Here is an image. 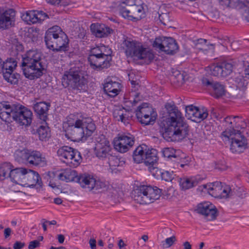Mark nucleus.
<instances>
[{"mask_svg":"<svg viewBox=\"0 0 249 249\" xmlns=\"http://www.w3.org/2000/svg\"><path fill=\"white\" fill-rule=\"evenodd\" d=\"M167 112V126L162 128L163 137L168 141H179L187 137L189 126L178 108L174 105H165Z\"/></svg>","mask_w":249,"mask_h":249,"instance_id":"f257e3e1","label":"nucleus"},{"mask_svg":"<svg viewBox=\"0 0 249 249\" xmlns=\"http://www.w3.org/2000/svg\"><path fill=\"white\" fill-rule=\"evenodd\" d=\"M95 129V124L91 118L82 117L73 122L68 121L66 136L74 142L85 141L92 135Z\"/></svg>","mask_w":249,"mask_h":249,"instance_id":"f03ea898","label":"nucleus"},{"mask_svg":"<svg viewBox=\"0 0 249 249\" xmlns=\"http://www.w3.org/2000/svg\"><path fill=\"white\" fill-rule=\"evenodd\" d=\"M22 70L25 76L31 80L42 75L45 69L41 53L36 50H29L22 55Z\"/></svg>","mask_w":249,"mask_h":249,"instance_id":"7ed1b4c3","label":"nucleus"},{"mask_svg":"<svg viewBox=\"0 0 249 249\" xmlns=\"http://www.w3.org/2000/svg\"><path fill=\"white\" fill-rule=\"evenodd\" d=\"M122 44V48L127 57L134 60H142L144 63H149L154 57V54L142 45L130 38H124Z\"/></svg>","mask_w":249,"mask_h":249,"instance_id":"20e7f679","label":"nucleus"},{"mask_svg":"<svg viewBox=\"0 0 249 249\" xmlns=\"http://www.w3.org/2000/svg\"><path fill=\"white\" fill-rule=\"evenodd\" d=\"M45 41L47 47L53 50L65 51L68 48V37L58 26H54L47 31Z\"/></svg>","mask_w":249,"mask_h":249,"instance_id":"39448f33","label":"nucleus"},{"mask_svg":"<svg viewBox=\"0 0 249 249\" xmlns=\"http://www.w3.org/2000/svg\"><path fill=\"white\" fill-rule=\"evenodd\" d=\"M161 190L157 187L141 185L135 189L132 193L134 201L140 204H150L159 198Z\"/></svg>","mask_w":249,"mask_h":249,"instance_id":"423d86ee","label":"nucleus"},{"mask_svg":"<svg viewBox=\"0 0 249 249\" xmlns=\"http://www.w3.org/2000/svg\"><path fill=\"white\" fill-rule=\"evenodd\" d=\"M57 153L60 159L71 167H77L82 161L81 153L71 147L62 146L58 149Z\"/></svg>","mask_w":249,"mask_h":249,"instance_id":"0eeeda50","label":"nucleus"},{"mask_svg":"<svg viewBox=\"0 0 249 249\" xmlns=\"http://www.w3.org/2000/svg\"><path fill=\"white\" fill-rule=\"evenodd\" d=\"M62 83L65 88L70 87L73 89H82L85 86V79L77 71L72 69L66 71L63 76Z\"/></svg>","mask_w":249,"mask_h":249,"instance_id":"6e6552de","label":"nucleus"},{"mask_svg":"<svg viewBox=\"0 0 249 249\" xmlns=\"http://www.w3.org/2000/svg\"><path fill=\"white\" fill-rule=\"evenodd\" d=\"M156 49L164 52L168 54H173L178 50V46L176 40L172 37H156L152 43Z\"/></svg>","mask_w":249,"mask_h":249,"instance_id":"1a4fd4ad","label":"nucleus"},{"mask_svg":"<svg viewBox=\"0 0 249 249\" xmlns=\"http://www.w3.org/2000/svg\"><path fill=\"white\" fill-rule=\"evenodd\" d=\"M95 156L100 160H106L112 154L109 142L104 135L97 138L94 149Z\"/></svg>","mask_w":249,"mask_h":249,"instance_id":"9d476101","label":"nucleus"},{"mask_svg":"<svg viewBox=\"0 0 249 249\" xmlns=\"http://www.w3.org/2000/svg\"><path fill=\"white\" fill-rule=\"evenodd\" d=\"M77 182L88 191L98 190L106 187L105 183L97 180L91 175L88 174H81L77 178Z\"/></svg>","mask_w":249,"mask_h":249,"instance_id":"9b49d317","label":"nucleus"},{"mask_svg":"<svg viewBox=\"0 0 249 249\" xmlns=\"http://www.w3.org/2000/svg\"><path fill=\"white\" fill-rule=\"evenodd\" d=\"M134 142V137L130 133L119 134L114 139V147L120 153H125L133 145Z\"/></svg>","mask_w":249,"mask_h":249,"instance_id":"f8f14e48","label":"nucleus"},{"mask_svg":"<svg viewBox=\"0 0 249 249\" xmlns=\"http://www.w3.org/2000/svg\"><path fill=\"white\" fill-rule=\"evenodd\" d=\"M154 113L153 108L147 103H143L139 106L136 110V115L139 121L144 125L153 124L155 121V117L152 115Z\"/></svg>","mask_w":249,"mask_h":249,"instance_id":"ddd939ff","label":"nucleus"},{"mask_svg":"<svg viewBox=\"0 0 249 249\" xmlns=\"http://www.w3.org/2000/svg\"><path fill=\"white\" fill-rule=\"evenodd\" d=\"M204 188L206 189L213 195L220 198H229L233 196L234 192L229 186L223 187L221 182H214L210 185H203Z\"/></svg>","mask_w":249,"mask_h":249,"instance_id":"4468645a","label":"nucleus"},{"mask_svg":"<svg viewBox=\"0 0 249 249\" xmlns=\"http://www.w3.org/2000/svg\"><path fill=\"white\" fill-rule=\"evenodd\" d=\"M232 61H224L210 67L211 74L218 77H225L230 75L234 66Z\"/></svg>","mask_w":249,"mask_h":249,"instance_id":"2eb2a0df","label":"nucleus"},{"mask_svg":"<svg viewBox=\"0 0 249 249\" xmlns=\"http://www.w3.org/2000/svg\"><path fill=\"white\" fill-rule=\"evenodd\" d=\"M17 63L15 61L11 59L6 60L2 73L4 79L12 85H17L20 78V74L14 72Z\"/></svg>","mask_w":249,"mask_h":249,"instance_id":"dca6fc26","label":"nucleus"},{"mask_svg":"<svg viewBox=\"0 0 249 249\" xmlns=\"http://www.w3.org/2000/svg\"><path fill=\"white\" fill-rule=\"evenodd\" d=\"M32 117L33 113L31 110L18 105L13 120L20 125L29 126L32 123Z\"/></svg>","mask_w":249,"mask_h":249,"instance_id":"f3484780","label":"nucleus"},{"mask_svg":"<svg viewBox=\"0 0 249 249\" xmlns=\"http://www.w3.org/2000/svg\"><path fill=\"white\" fill-rule=\"evenodd\" d=\"M198 213L204 216L208 221L213 220L217 216V211L215 207L209 202H205L197 205L195 210Z\"/></svg>","mask_w":249,"mask_h":249,"instance_id":"a211bd4d","label":"nucleus"},{"mask_svg":"<svg viewBox=\"0 0 249 249\" xmlns=\"http://www.w3.org/2000/svg\"><path fill=\"white\" fill-rule=\"evenodd\" d=\"M142 11V8L138 5L125 7L123 4L119 6V12L125 18L131 20H138L141 19L140 13Z\"/></svg>","mask_w":249,"mask_h":249,"instance_id":"6ab92c4d","label":"nucleus"},{"mask_svg":"<svg viewBox=\"0 0 249 249\" xmlns=\"http://www.w3.org/2000/svg\"><path fill=\"white\" fill-rule=\"evenodd\" d=\"M185 111L186 117L197 123L204 120L208 115L207 109L205 107L199 108L193 105L186 107Z\"/></svg>","mask_w":249,"mask_h":249,"instance_id":"aec40b11","label":"nucleus"},{"mask_svg":"<svg viewBox=\"0 0 249 249\" xmlns=\"http://www.w3.org/2000/svg\"><path fill=\"white\" fill-rule=\"evenodd\" d=\"M17 105L10 104L5 101L0 102V118L1 119L7 123L12 121Z\"/></svg>","mask_w":249,"mask_h":249,"instance_id":"412c9836","label":"nucleus"},{"mask_svg":"<svg viewBox=\"0 0 249 249\" xmlns=\"http://www.w3.org/2000/svg\"><path fill=\"white\" fill-rule=\"evenodd\" d=\"M231 140V150L233 153L242 152L247 146V142L246 138L241 135L239 131L230 137Z\"/></svg>","mask_w":249,"mask_h":249,"instance_id":"4be33fe9","label":"nucleus"},{"mask_svg":"<svg viewBox=\"0 0 249 249\" xmlns=\"http://www.w3.org/2000/svg\"><path fill=\"white\" fill-rule=\"evenodd\" d=\"M88 62L91 68L94 70L100 71L103 69H107L110 66L111 57L97 56L89 55Z\"/></svg>","mask_w":249,"mask_h":249,"instance_id":"5701e85b","label":"nucleus"},{"mask_svg":"<svg viewBox=\"0 0 249 249\" xmlns=\"http://www.w3.org/2000/svg\"><path fill=\"white\" fill-rule=\"evenodd\" d=\"M238 118V117L237 116L233 117L229 116L225 118V125L227 127V128L221 134V136L223 140H229L230 137L232 136L234 133H236L238 131L234 129V128L237 127L236 125V119Z\"/></svg>","mask_w":249,"mask_h":249,"instance_id":"b1692460","label":"nucleus"},{"mask_svg":"<svg viewBox=\"0 0 249 249\" xmlns=\"http://www.w3.org/2000/svg\"><path fill=\"white\" fill-rule=\"evenodd\" d=\"M113 116L116 121H121L126 125L129 123L133 114L131 109L118 107L113 110Z\"/></svg>","mask_w":249,"mask_h":249,"instance_id":"393cba45","label":"nucleus"},{"mask_svg":"<svg viewBox=\"0 0 249 249\" xmlns=\"http://www.w3.org/2000/svg\"><path fill=\"white\" fill-rule=\"evenodd\" d=\"M202 83L204 85L210 87V89L212 91V95L214 97L218 98L225 95V87L221 83L210 81L207 79H203Z\"/></svg>","mask_w":249,"mask_h":249,"instance_id":"a878e982","label":"nucleus"},{"mask_svg":"<svg viewBox=\"0 0 249 249\" xmlns=\"http://www.w3.org/2000/svg\"><path fill=\"white\" fill-rule=\"evenodd\" d=\"M131 83L133 86L131 91L126 93L124 96V102L126 106L128 107H133L139 101V96L140 93L137 91L138 89L136 87V82L132 80Z\"/></svg>","mask_w":249,"mask_h":249,"instance_id":"bb28decb","label":"nucleus"},{"mask_svg":"<svg viewBox=\"0 0 249 249\" xmlns=\"http://www.w3.org/2000/svg\"><path fill=\"white\" fill-rule=\"evenodd\" d=\"M15 12L12 9L0 14V28L6 29L11 26L15 20Z\"/></svg>","mask_w":249,"mask_h":249,"instance_id":"cd10ccee","label":"nucleus"},{"mask_svg":"<svg viewBox=\"0 0 249 249\" xmlns=\"http://www.w3.org/2000/svg\"><path fill=\"white\" fill-rule=\"evenodd\" d=\"M25 178V182L23 184L24 186L33 188L36 184L39 186H42V181L39 174L34 171H27Z\"/></svg>","mask_w":249,"mask_h":249,"instance_id":"c85d7f7f","label":"nucleus"},{"mask_svg":"<svg viewBox=\"0 0 249 249\" xmlns=\"http://www.w3.org/2000/svg\"><path fill=\"white\" fill-rule=\"evenodd\" d=\"M27 171L26 169L23 168L11 169L9 178L12 182L23 186V183L25 182Z\"/></svg>","mask_w":249,"mask_h":249,"instance_id":"c756f323","label":"nucleus"},{"mask_svg":"<svg viewBox=\"0 0 249 249\" xmlns=\"http://www.w3.org/2000/svg\"><path fill=\"white\" fill-rule=\"evenodd\" d=\"M90 30L93 35L99 38L105 37L110 34L112 30L104 24L93 23L90 26Z\"/></svg>","mask_w":249,"mask_h":249,"instance_id":"7c9ffc66","label":"nucleus"},{"mask_svg":"<svg viewBox=\"0 0 249 249\" xmlns=\"http://www.w3.org/2000/svg\"><path fill=\"white\" fill-rule=\"evenodd\" d=\"M28 163L34 166H44L46 164V160L38 151H30Z\"/></svg>","mask_w":249,"mask_h":249,"instance_id":"2f4dec72","label":"nucleus"},{"mask_svg":"<svg viewBox=\"0 0 249 249\" xmlns=\"http://www.w3.org/2000/svg\"><path fill=\"white\" fill-rule=\"evenodd\" d=\"M50 107V104L41 102L37 103L34 105L35 111L37 114L40 121H47L48 119V111Z\"/></svg>","mask_w":249,"mask_h":249,"instance_id":"473e14b6","label":"nucleus"},{"mask_svg":"<svg viewBox=\"0 0 249 249\" xmlns=\"http://www.w3.org/2000/svg\"><path fill=\"white\" fill-rule=\"evenodd\" d=\"M121 84L117 82H113L112 80L107 81L105 84L104 89L105 92L109 96L114 97L120 91Z\"/></svg>","mask_w":249,"mask_h":249,"instance_id":"72a5a7b5","label":"nucleus"},{"mask_svg":"<svg viewBox=\"0 0 249 249\" xmlns=\"http://www.w3.org/2000/svg\"><path fill=\"white\" fill-rule=\"evenodd\" d=\"M77 173L75 170L67 168L62 171L58 175L59 179L66 182H77V178H78Z\"/></svg>","mask_w":249,"mask_h":249,"instance_id":"f704fd0d","label":"nucleus"},{"mask_svg":"<svg viewBox=\"0 0 249 249\" xmlns=\"http://www.w3.org/2000/svg\"><path fill=\"white\" fill-rule=\"evenodd\" d=\"M244 76L242 75H237L234 79V82L237 88L241 89L247 86L249 80V65L246 67L244 71Z\"/></svg>","mask_w":249,"mask_h":249,"instance_id":"c9c22d12","label":"nucleus"},{"mask_svg":"<svg viewBox=\"0 0 249 249\" xmlns=\"http://www.w3.org/2000/svg\"><path fill=\"white\" fill-rule=\"evenodd\" d=\"M41 125L37 129V133L39 140L42 141H47L51 137V131L47 125L46 121H40Z\"/></svg>","mask_w":249,"mask_h":249,"instance_id":"e433bc0d","label":"nucleus"},{"mask_svg":"<svg viewBox=\"0 0 249 249\" xmlns=\"http://www.w3.org/2000/svg\"><path fill=\"white\" fill-rule=\"evenodd\" d=\"M157 160V151L155 149H149L147 148L145 157L143 160L145 164L148 166L156 165Z\"/></svg>","mask_w":249,"mask_h":249,"instance_id":"4c0bfd02","label":"nucleus"},{"mask_svg":"<svg viewBox=\"0 0 249 249\" xmlns=\"http://www.w3.org/2000/svg\"><path fill=\"white\" fill-rule=\"evenodd\" d=\"M147 148L146 145L142 144L138 146L134 151L133 158L136 163H140L143 161Z\"/></svg>","mask_w":249,"mask_h":249,"instance_id":"58836bf2","label":"nucleus"},{"mask_svg":"<svg viewBox=\"0 0 249 249\" xmlns=\"http://www.w3.org/2000/svg\"><path fill=\"white\" fill-rule=\"evenodd\" d=\"M30 150L18 149L14 153L15 160L19 163H28Z\"/></svg>","mask_w":249,"mask_h":249,"instance_id":"ea45409f","label":"nucleus"},{"mask_svg":"<svg viewBox=\"0 0 249 249\" xmlns=\"http://www.w3.org/2000/svg\"><path fill=\"white\" fill-rule=\"evenodd\" d=\"M106 50L107 48L104 45L93 48L91 49L89 55L101 57L104 55L106 56V57H111V50L108 49V52L106 53Z\"/></svg>","mask_w":249,"mask_h":249,"instance_id":"a19ab883","label":"nucleus"},{"mask_svg":"<svg viewBox=\"0 0 249 249\" xmlns=\"http://www.w3.org/2000/svg\"><path fill=\"white\" fill-rule=\"evenodd\" d=\"M179 183L181 189L186 190L196 186L197 184V181L193 178H179Z\"/></svg>","mask_w":249,"mask_h":249,"instance_id":"79ce46f5","label":"nucleus"},{"mask_svg":"<svg viewBox=\"0 0 249 249\" xmlns=\"http://www.w3.org/2000/svg\"><path fill=\"white\" fill-rule=\"evenodd\" d=\"M21 18L23 20L29 24L31 23L35 24L38 23L36 11L26 12L25 14H22Z\"/></svg>","mask_w":249,"mask_h":249,"instance_id":"37998d69","label":"nucleus"},{"mask_svg":"<svg viewBox=\"0 0 249 249\" xmlns=\"http://www.w3.org/2000/svg\"><path fill=\"white\" fill-rule=\"evenodd\" d=\"M106 160H107L110 168L112 170H115L117 167L122 166L124 164L123 161H120L117 157L113 155L112 154Z\"/></svg>","mask_w":249,"mask_h":249,"instance_id":"c03bdc74","label":"nucleus"},{"mask_svg":"<svg viewBox=\"0 0 249 249\" xmlns=\"http://www.w3.org/2000/svg\"><path fill=\"white\" fill-rule=\"evenodd\" d=\"M12 165L9 163H5L0 167V180H3L7 177H9Z\"/></svg>","mask_w":249,"mask_h":249,"instance_id":"a18cd8bd","label":"nucleus"},{"mask_svg":"<svg viewBox=\"0 0 249 249\" xmlns=\"http://www.w3.org/2000/svg\"><path fill=\"white\" fill-rule=\"evenodd\" d=\"M178 152L173 148H165L162 150L163 156L167 158L174 159L173 160H177L179 159V156L177 154Z\"/></svg>","mask_w":249,"mask_h":249,"instance_id":"49530a36","label":"nucleus"},{"mask_svg":"<svg viewBox=\"0 0 249 249\" xmlns=\"http://www.w3.org/2000/svg\"><path fill=\"white\" fill-rule=\"evenodd\" d=\"M219 4L224 8H236L239 4V0H217Z\"/></svg>","mask_w":249,"mask_h":249,"instance_id":"de8ad7c7","label":"nucleus"},{"mask_svg":"<svg viewBox=\"0 0 249 249\" xmlns=\"http://www.w3.org/2000/svg\"><path fill=\"white\" fill-rule=\"evenodd\" d=\"M176 240V237L174 235L167 238L164 241L161 242V245L162 248L163 249L170 248L174 244Z\"/></svg>","mask_w":249,"mask_h":249,"instance_id":"09e8293b","label":"nucleus"},{"mask_svg":"<svg viewBox=\"0 0 249 249\" xmlns=\"http://www.w3.org/2000/svg\"><path fill=\"white\" fill-rule=\"evenodd\" d=\"M160 177L162 180H164L166 181H171L174 178V174L173 171H161Z\"/></svg>","mask_w":249,"mask_h":249,"instance_id":"8fccbe9b","label":"nucleus"},{"mask_svg":"<svg viewBox=\"0 0 249 249\" xmlns=\"http://www.w3.org/2000/svg\"><path fill=\"white\" fill-rule=\"evenodd\" d=\"M207 40L205 39L200 38L198 39L196 46L197 49L206 51L209 48L208 45L207 44Z\"/></svg>","mask_w":249,"mask_h":249,"instance_id":"3c124183","label":"nucleus"},{"mask_svg":"<svg viewBox=\"0 0 249 249\" xmlns=\"http://www.w3.org/2000/svg\"><path fill=\"white\" fill-rule=\"evenodd\" d=\"M148 170L153 176L157 178H159L161 175V170L156 167V165L149 166Z\"/></svg>","mask_w":249,"mask_h":249,"instance_id":"603ef678","label":"nucleus"},{"mask_svg":"<svg viewBox=\"0 0 249 249\" xmlns=\"http://www.w3.org/2000/svg\"><path fill=\"white\" fill-rule=\"evenodd\" d=\"M174 161H176L178 164L180 165L181 167H184L185 166H188L190 160H186L185 157H181L179 156V159H177V160H174Z\"/></svg>","mask_w":249,"mask_h":249,"instance_id":"864d4df0","label":"nucleus"},{"mask_svg":"<svg viewBox=\"0 0 249 249\" xmlns=\"http://www.w3.org/2000/svg\"><path fill=\"white\" fill-rule=\"evenodd\" d=\"M37 19H38V23H40L45 19L49 18L47 14L44 13L42 11H36Z\"/></svg>","mask_w":249,"mask_h":249,"instance_id":"5fc2aeb1","label":"nucleus"},{"mask_svg":"<svg viewBox=\"0 0 249 249\" xmlns=\"http://www.w3.org/2000/svg\"><path fill=\"white\" fill-rule=\"evenodd\" d=\"M173 77L174 78H176L177 82L179 83H182L184 82L183 75L178 71H177L174 72Z\"/></svg>","mask_w":249,"mask_h":249,"instance_id":"6e6d98bb","label":"nucleus"},{"mask_svg":"<svg viewBox=\"0 0 249 249\" xmlns=\"http://www.w3.org/2000/svg\"><path fill=\"white\" fill-rule=\"evenodd\" d=\"M40 246V243L39 241L38 240H34L32 241H31L29 243V245L28 246V249H35L36 248L39 247Z\"/></svg>","mask_w":249,"mask_h":249,"instance_id":"4d7b16f0","label":"nucleus"},{"mask_svg":"<svg viewBox=\"0 0 249 249\" xmlns=\"http://www.w3.org/2000/svg\"><path fill=\"white\" fill-rule=\"evenodd\" d=\"M25 244L23 242H21L19 241H16L13 245V249H21L25 246Z\"/></svg>","mask_w":249,"mask_h":249,"instance_id":"13d9d810","label":"nucleus"},{"mask_svg":"<svg viewBox=\"0 0 249 249\" xmlns=\"http://www.w3.org/2000/svg\"><path fill=\"white\" fill-rule=\"evenodd\" d=\"M125 5V7L128 6H132L133 5H136L135 4V1L134 0H125L124 1H123L121 4H123Z\"/></svg>","mask_w":249,"mask_h":249,"instance_id":"bf43d9fd","label":"nucleus"},{"mask_svg":"<svg viewBox=\"0 0 249 249\" xmlns=\"http://www.w3.org/2000/svg\"><path fill=\"white\" fill-rule=\"evenodd\" d=\"M14 49L18 52V53L21 52L24 50L23 46L18 42L14 45Z\"/></svg>","mask_w":249,"mask_h":249,"instance_id":"052dcab7","label":"nucleus"},{"mask_svg":"<svg viewBox=\"0 0 249 249\" xmlns=\"http://www.w3.org/2000/svg\"><path fill=\"white\" fill-rule=\"evenodd\" d=\"M243 15L245 19L249 22V5L245 8Z\"/></svg>","mask_w":249,"mask_h":249,"instance_id":"680f3d73","label":"nucleus"},{"mask_svg":"<svg viewBox=\"0 0 249 249\" xmlns=\"http://www.w3.org/2000/svg\"><path fill=\"white\" fill-rule=\"evenodd\" d=\"M12 233V230L10 228H6L4 230V236L5 238H8Z\"/></svg>","mask_w":249,"mask_h":249,"instance_id":"e2e57ef3","label":"nucleus"},{"mask_svg":"<svg viewBox=\"0 0 249 249\" xmlns=\"http://www.w3.org/2000/svg\"><path fill=\"white\" fill-rule=\"evenodd\" d=\"M96 240L94 238L90 239L89 241V244L91 249H96Z\"/></svg>","mask_w":249,"mask_h":249,"instance_id":"0e129e2a","label":"nucleus"},{"mask_svg":"<svg viewBox=\"0 0 249 249\" xmlns=\"http://www.w3.org/2000/svg\"><path fill=\"white\" fill-rule=\"evenodd\" d=\"M183 249H192V245L188 241H186L183 244Z\"/></svg>","mask_w":249,"mask_h":249,"instance_id":"69168bd1","label":"nucleus"},{"mask_svg":"<svg viewBox=\"0 0 249 249\" xmlns=\"http://www.w3.org/2000/svg\"><path fill=\"white\" fill-rule=\"evenodd\" d=\"M46 1L53 5L58 4L61 2V0H46Z\"/></svg>","mask_w":249,"mask_h":249,"instance_id":"338daca9","label":"nucleus"},{"mask_svg":"<svg viewBox=\"0 0 249 249\" xmlns=\"http://www.w3.org/2000/svg\"><path fill=\"white\" fill-rule=\"evenodd\" d=\"M58 241L59 243L62 244L65 240L64 236L62 234H58L57 235Z\"/></svg>","mask_w":249,"mask_h":249,"instance_id":"774afa93","label":"nucleus"}]
</instances>
